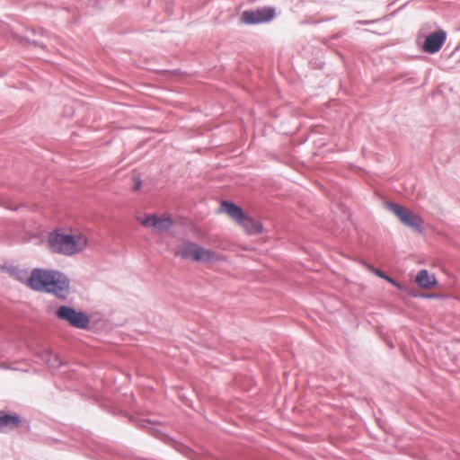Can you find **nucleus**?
Returning <instances> with one entry per match:
<instances>
[{"label": "nucleus", "mask_w": 460, "mask_h": 460, "mask_svg": "<svg viewBox=\"0 0 460 460\" xmlns=\"http://www.w3.org/2000/svg\"><path fill=\"white\" fill-rule=\"evenodd\" d=\"M221 211L227 214L233 220H234L241 226H247L248 224H253L255 229H259L260 226L256 224L255 220L243 215L242 209L233 203L224 201L221 204Z\"/></svg>", "instance_id": "8"}, {"label": "nucleus", "mask_w": 460, "mask_h": 460, "mask_svg": "<svg viewBox=\"0 0 460 460\" xmlns=\"http://www.w3.org/2000/svg\"><path fill=\"white\" fill-rule=\"evenodd\" d=\"M367 268L368 270H370L371 272L375 273L378 277H380L382 279L386 278V274L384 273L383 271H381L380 270L375 269L374 267H372L370 265H367Z\"/></svg>", "instance_id": "15"}, {"label": "nucleus", "mask_w": 460, "mask_h": 460, "mask_svg": "<svg viewBox=\"0 0 460 460\" xmlns=\"http://www.w3.org/2000/svg\"><path fill=\"white\" fill-rule=\"evenodd\" d=\"M447 34L444 31L439 30L429 34L423 45V49L430 54L438 52L446 40Z\"/></svg>", "instance_id": "9"}, {"label": "nucleus", "mask_w": 460, "mask_h": 460, "mask_svg": "<svg viewBox=\"0 0 460 460\" xmlns=\"http://www.w3.org/2000/svg\"><path fill=\"white\" fill-rule=\"evenodd\" d=\"M416 283L423 288H432L437 284V279L433 274H429L428 270H421L415 278Z\"/></svg>", "instance_id": "10"}, {"label": "nucleus", "mask_w": 460, "mask_h": 460, "mask_svg": "<svg viewBox=\"0 0 460 460\" xmlns=\"http://www.w3.org/2000/svg\"><path fill=\"white\" fill-rule=\"evenodd\" d=\"M384 279H385L386 281H388L389 283L394 285L395 287H397L398 288H402V286L397 283L396 281H394L392 278H390L389 276L386 275V278H384Z\"/></svg>", "instance_id": "16"}, {"label": "nucleus", "mask_w": 460, "mask_h": 460, "mask_svg": "<svg viewBox=\"0 0 460 460\" xmlns=\"http://www.w3.org/2000/svg\"><path fill=\"white\" fill-rule=\"evenodd\" d=\"M257 225L260 226V228L257 230L255 229V226L253 224H248V227L247 226H242L246 233L250 234H260L262 232V225L260 223V222H257L255 221Z\"/></svg>", "instance_id": "14"}, {"label": "nucleus", "mask_w": 460, "mask_h": 460, "mask_svg": "<svg viewBox=\"0 0 460 460\" xmlns=\"http://www.w3.org/2000/svg\"><path fill=\"white\" fill-rule=\"evenodd\" d=\"M140 187H141V181H137L135 185H134V190H137L140 189Z\"/></svg>", "instance_id": "18"}, {"label": "nucleus", "mask_w": 460, "mask_h": 460, "mask_svg": "<svg viewBox=\"0 0 460 460\" xmlns=\"http://www.w3.org/2000/svg\"><path fill=\"white\" fill-rule=\"evenodd\" d=\"M31 289L51 294L58 299L66 300L71 294L68 277L61 271L47 269H33Z\"/></svg>", "instance_id": "2"}, {"label": "nucleus", "mask_w": 460, "mask_h": 460, "mask_svg": "<svg viewBox=\"0 0 460 460\" xmlns=\"http://www.w3.org/2000/svg\"><path fill=\"white\" fill-rule=\"evenodd\" d=\"M275 15L271 7H263L253 11H245L241 15V22L247 24H256L270 22Z\"/></svg>", "instance_id": "7"}, {"label": "nucleus", "mask_w": 460, "mask_h": 460, "mask_svg": "<svg viewBox=\"0 0 460 460\" xmlns=\"http://www.w3.org/2000/svg\"><path fill=\"white\" fill-rule=\"evenodd\" d=\"M385 206L403 225L411 227L415 232H422L423 220L420 216L395 203H386Z\"/></svg>", "instance_id": "4"}, {"label": "nucleus", "mask_w": 460, "mask_h": 460, "mask_svg": "<svg viewBox=\"0 0 460 460\" xmlns=\"http://www.w3.org/2000/svg\"><path fill=\"white\" fill-rule=\"evenodd\" d=\"M137 220L143 226L151 229L155 233L164 232L172 225L171 217L166 215L161 217L155 215L143 216L138 217Z\"/></svg>", "instance_id": "6"}, {"label": "nucleus", "mask_w": 460, "mask_h": 460, "mask_svg": "<svg viewBox=\"0 0 460 460\" xmlns=\"http://www.w3.org/2000/svg\"><path fill=\"white\" fill-rule=\"evenodd\" d=\"M46 363L49 367L55 368L61 365V361L57 355L52 354L51 352H46Z\"/></svg>", "instance_id": "13"}, {"label": "nucleus", "mask_w": 460, "mask_h": 460, "mask_svg": "<svg viewBox=\"0 0 460 460\" xmlns=\"http://www.w3.org/2000/svg\"><path fill=\"white\" fill-rule=\"evenodd\" d=\"M48 243L53 252L72 257L83 253L88 248L90 239L79 227L61 226L49 234Z\"/></svg>", "instance_id": "1"}, {"label": "nucleus", "mask_w": 460, "mask_h": 460, "mask_svg": "<svg viewBox=\"0 0 460 460\" xmlns=\"http://www.w3.org/2000/svg\"><path fill=\"white\" fill-rule=\"evenodd\" d=\"M12 277L19 282L25 285L27 288H31V279L32 278V270L29 271L24 269L14 268L11 271Z\"/></svg>", "instance_id": "11"}, {"label": "nucleus", "mask_w": 460, "mask_h": 460, "mask_svg": "<svg viewBox=\"0 0 460 460\" xmlns=\"http://www.w3.org/2000/svg\"><path fill=\"white\" fill-rule=\"evenodd\" d=\"M384 279H385L386 281H388L389 283L394 285L395 287H397L398 288H402V286L397 283L396 281H394L392 278H390L389 276L386 275V278H384Z\"/></svg>", "instance_id": "17"}, {"label": "nucleus", "mask_w": 460, "mask_h": 460, "mask_svg": "<svg viewBox=\"0 0 460 460\" xmlns=\"http://www.w3.org/2000/svg\"><path fill=\"white\" fill-rule=\"evenodd\" d=\"M175 254L183 259L206 264H214L222 260V256L217 252L190 242L180 243L175 251Z\"/></svg>", "instance_id": "3"}, {"label": "nucleus", "mask_w": 460, "mask_h": 460, "mask_svg": "<svg viewBox=\"0 0 460 460\" xmlns=\"http://www.w3.org/2000/svg\"><path fill=\"white\" fill-rule=\"evenodd\" d=\"M58 319L68 323L73 327L84 329L89 324L88 316L80 311H76L73 307L61 305L56 312Z\"/></svg>", "instance_id": "5"}, {"label": "nucleus", "mask_w": 460, "mask_h": 460, "mask_svg": "<svg viewBox=\"0 0 460 460\" xmlns=\"http://www.w3.org/2000/svg\"><path fill=\"white\" fill-rule=\"evenodd\" d=\"M21 423L20 417L16 414H4L0 416V429H13Z\"/></svg>", "instance_id": "12"}]
</instances>
